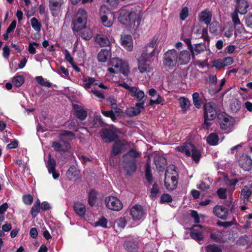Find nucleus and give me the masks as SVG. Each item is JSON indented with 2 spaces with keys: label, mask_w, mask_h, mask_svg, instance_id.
<instances>
[{
  "label": "nucleus",
  "mask_w": 252,
  "mask_h": 252,
  "mask_svg": "<svg viewBox=\"0 0 252 252\" xmlns=\"http://www.w3.org/2000/svg\"><path fill=\"white\" fill-rule=\"evenodd\" d=\"M119 21L122 24L137 29L140 23L141 16L140 12H135L128 9H121L119 12Z\"/></svg>",
  "instance_id": "1"
},
{
  "label": "nucleus",
  "mask_w": 252,
  "mask_h": 252,
  "mask_svg": "<svg viewBox=\"0 0 252 252\" xmlns=\"http://www.w3.org/2000/svg\"><path fill=\"white\" fill-rule=\"evenodd\" d=\"M80 85L86 90H88L90 93H93L96 97L100 99L104 98V94L96 90V87L106 89L107 87L102 83H97L94 78L83 76L79 82Z\"/></svg>",
  "instance_id": "2"
},
{
  "label": "nucleus",
  "mask_w": 252,
  "mask_h": 252,
  "mask_svg": "<svg viewBox=\"0 0 252 252\" xmlns=\"http://www.w3.org/2000/svg\"><path fill=\"white\" fill-rule=\"evenodd\" d=\"M75 134L69 131H63L60 133V142L54 141L52 147L55 151L58 152H66L70 148L69 141L74 138Z\"/></svg>",
  "instance_id": "3"
},
{
  "label": "nucleus",
  "mask_w": 252,
  "mask_h": 252,
  "mask_svg": "<svg viewBox=\"0 0 252 252\" xmlns=\"http://www.w3.org/2000/svg\"><path fill=\"white\" fill-rule=\"evenodd\" d=\"M158 47V38L154 37L144 48L139 57L152 63L159 53Z\"/></svg>",
  "instance_id": "4"
},
{
  "label": "nucleus",
  "mask_w": 252,
  "mask_h": 252,
  "mask_svg": "<svg viewBox=\"0 0 252 252\" xmlns=\"http://www.w3.org/2000/svg\"><path fill=\"white\" fill-rule=\"evenodd\" d=\"M139 154L134 150H130L123 156L124 158L123 166L127 174H130L136 170V158L139 157Z\"/></svg>",
  "instance_id": "5"
},
{
  "label": "nucleus",
  "mask_w": 252,
  "mask_h": 252,
  "mask_svg": "<svg viewBox=\"0 0 252 252\" xmlns=\"http://www.w3.org/2000/svg\"><path fill=\"white\" fill-rule=\"evenodd\" d=\"M112 66L108 68V71L111 74L122 73L124 76H127L129 72V66L127 63L118 58L111 59L109 63Z\"/></svg>",
  "instance_id": "6"
},
{
  "label": "nucleus",
  "mask_w": 252,
  "mask_h": 252,
  "mask_svg": "<svg viewBox=\"0 0 252 252\" xmlns=\"http://www.w3.org/2000/svg\"><path fill=\"white\" fill-rule=\"evenodd\" d=\"M178 185V173L173 166L168 167L165 172L164 185L169 190L174 189Z\"/></svg>",
  "instance_id": "7"
},
{
  "label": "nucleus",
  "mask_w": 252,
  "mask_h": 252,
  "mask_svg": "<svg viewBox=\"0 0 252 252\" xmlns=\"http://www.w3.org/2000/svg\"><path fill=\"white\" fill-rule=\"evenodd\" d=\"M178 61V52L175 49L167 50L163 55V66L166 70L172 69Z\"/></svg>",
  "instance_id": "8"
},
{
  "label": "nucleus",
  "mask_w": 252,
  "mask_h": 252,
  "mask_svg": "<svg viewBox=\"0 0 252 252\" xmlns=\"http://www.w3.org/2000/svg\"><path fill=\"white\" fill-rule=\"evenodd\" d=\"M87 13L83 8L78 10L75 19L73 22L74 31H79L86 26L87 22Z\"/></svg>",
  "instance_id": "9"
},
{
  "label": "nucleus",
  "mask_w": 252,
  "mask_h": 252,
  "mask_svg": "<svg viewBox=\"0 0 252 252\" xmlns=\"http://www.w3.org/2000/svg\"><path fill=\"white\" fill-rule=\"evenodd\" d=\"M176 150L185 153L188 156H191L195 161H198L200 157L199 152L197 150L194 146L190 143H185L182 146L176 147Z\"/></svg>",
  "instance_id": "10"
},
{
  "label": "nucleus",
  "mask_w": 252,
  "mask_h": 252,
  "mask_svg": "<svg viewBox=\"0 0 252 252\" xmlns=\"http://www.w3.org/2000/svg\"><path fill=\"white\" fill-rule=\"evenodd\" d=\"M204 123L209 126L212 124L210 122L214 120L217 115L216 105L212 102L206 103L204 105Z\"/></svg>",
  "instance_id": "11"
},
{
  "label": "nucleus",
  "mask_w": 252,
  "mask_h": 252,
  "mask_svg": "<svg viewBox=\"0 0 252 252\" xmlns=\"http://www.w3.org/2000/svg\"><path fill=\"white\" fill-rule=\"evenodd\" d=\"M117 132V129L113 127L111 128H103L102 129L100 136L105 142H110L118 138Z\"/></svg>",
  "instance_id": "12"
},
{
  "label": "nucleus",
  "mask_w": 252,
  "mask_h": 252,
  "mask_svg": "<svg viewBox=\"0 0 252 252\" xmlns=\"http://www.w3.org/2000/svg\"><path fill=\"white\" fill-rule=\"evenodd\" d=\"M105 202L107 207L113 211H119L123 208V204L116 197L111 196L107 197Z\"/></svg>",
  "instance_id": "13"
},
{
  "label": "nucleus",
  "mask_w": 252,
  "mask_h": 252,
  "mask_svg": "<svg viewBox=\"0 0 252 252\" xmlns=\"http://www.w3.org/2000/svg\"><path fill=\"white\" fill-rule=\"evenodd\" d=\"M217 119L220 125H223L224 126H231L234 125V119L225 112H221L219 113Z\"/></svg>",
  "instance_id": "14"
},
{
  "label": "nucleus",
  "mask_w": 252,
  "mask_h": 252,
  "mask_svg": "<svg viewBox=\"0 0 252 252\" xmlns=\"http://www.w3.org/2000/svg\"><path fill=\"white\" fill-rule=\"evenodd\" d=\"M64 2V0H49V9L54 16L58 15Z\"/></svg>",
  "instance_id": "15"
},
{
  "label": "nucleus",
  "mask_w": 252,
  "mask_h": 252,
  "mask_svg": "<svg viewBox=\"0 0 252 252\" xmlns=\"http://www.w3.org/2000/svg\"><path fill=\"white\" fill-rule=\"evenodd\" d=\"M226 231L214 230L210 232V236L212 240L218 242H225L227 240Z\"/></svg>",
  "instance_id": "16"
},
{
  "label": "nucleus",
  "mask_w": 252,
  "mask_h": 252,
  "mask_svg": "<svg viewBox=\"0 0 252 252\" xmlns=\"http://www.w3.org/2000/svg\"><path fill=\"white\" fill-rule=\"evenodd\" d=\"M129 147V144L126 141L117 140L113 146L112 155L116 156L120 154L122 150Z\"/></svg>",
  "instance_id": "17"
},
{
  "label": "nucleus",
  "mask_w": 252,
  "mask_h": 252,
  "mask_svg": "<svg viewBox=\"0 0 252 252\" xmlns=\"http://www.w3.org/2000/svg\"><path fill=\"white\" fill-rule=\"evenodd\" d=\"M130 215L134 220H139L144 217L143 208L139 205L133 206L130 210Z\"/></svg>",
  "instance_id": "18"
},
{
  "label": "nucleus",
  "mask_w": 252,
  "mask_h": 252,
  "mask_svg": "<svg viewBox=\"0 0 252 252\" xmlns=\"http://www.w3.org/2000/svg\"><path fill=\"white\" fill-rule=\"evenodd\" d=\"M144 108V102H137L135 107H131L126 109V114L130 117L138 115L142 109Z\"/></svg>",
  "instance_id": "19"
},
{
  "label": "nucleus",
  "mask_w": 252,
  "mask_h": 252,
  "mask_svg": "<svg viewBox=\"0 0 252 252\" xmlns=\"http://www.w3.org/2000/svg\"><path fill=\"white\" fill-rule=\"evenodd\" d=\"M149 63L146 60L142 58H139L138 60V68L139 71L142 73L149 72L152 70Z\"/></svg>",
  "instance_id": "20"
},
{
  "label": "nucleus",
  "mask_w": 252,
  "mask_h": 252,
  "mask_svg": "<svg viewBox=\"0 0 252 252\" xmlns=\"http://www.w3.org/2000/svg\"><path fill=\"white\" fill-rule=\"evenodd\" d=\"M214 214L219 218L226 220L228 215V209L221 205H217L214 208Z\"/></svg>",
  "instance_id": "21"
},
{
  "label": "nucleus",
  "mask_w": 252,
  "mask_h": 252,
  "mask_svg": "<svg viewBox=\"0 0 252 252\" xmlns=\"http://www.w3.org/2000/svg\"><path fill=\"white\" fill-rule=\"evenodd\" d=\"M121 44L127 51H132L133 47V42L131 36L129 35H122Z\"/></svg>",
  "instance_id": "22"
},
{
  "label": "nucleus",
  "mask_w": 252,
  "mask_h": 252,
  "mask_svg": "<svg viewBox=\"0 0 252 252\" xmlns=\"http://www.w3.org/2000/svg\"><path fill=\"white\" fill-rule=\"evenodd\" d=\"M237 4L235 11L238 12L240 14H245L247 12L249 4L247 0H236Z\"/></svg>",
  "instance_id": "23"
},
{
  "label": "nucleus",
  "mask_w": 252,
  "mask_h": 252,
  "mask_svg": "<svg viewBox=\"0 0 252 252\" xmlns=\"http://www.w3.org/2000/svg\"><path fill=\"white\" fill-rule=\"evenodd\" d=\"M48 172L52 174L53 178L57 179L59 177V174L56 171V162L55 160L49 156L48 160L46 163Z\"/></svg>",
  "instance_id": "24"
},
{
  "label": "nucleus",
  "mask_w": 252,
  "mask_h": 252,
  "mask_svg": "<svg viewBox=\"0 0 252 252\" xmlns=\"http://www.w3.org/2000/svg\"><path fill=\"white\" fill-rule=\"evenodd\" d=\"M239 163L241 168L245 171H249L252 168V160L249 157L242 156L239 159Z\"/></svg>",
  "instance_id": "25"
},
{
  "label": "nucleus",
  "mask_w": 252,
  "mask_h": 252,
  "mask_svg": "<svg viewBox=\"0 0 252 252\" xmlns=\"http://www.w3.org/2000/svg\"><path fill=\"white\" fill-rule=\"evenodd\" d=\"M190 59V53L187 50H183L178 54V61L181 64H187Z\"/></svg>",
  "instance_id": "26"
},
{
  "label": "nucleus",
  "mask_w": 252,
  "mask_h": 252,
  "mask_svg": "<svg viewBox=\"0 0 252 252\" xmlns=\"http://www.w3.org/2000/svg\"><path fill=\"white\" fill-rule=\"evenodd\" d=\"M199 227L200 228L203 227L202 225L199 224L193 225L191 228L190 236L192 239L196 241H201L203 239V235L200 231H198L196 229H194V227Z\"/></svg>",
  "instance_id": "27"
},
{
  "label": "nucleus",
  "mask_w": 252,
  "mask_h": 252,
  "mask_svg": "<svg viewBox=\"0 0 252 252\" xmlns=\"http://www.w3.org/2000/svg\"><path fill=\"white\" fill-rule=\"evenodd\" d=\"M73 109L76 116L81 120H84L87 116V112L77 104H73Z\"/></svg>",
  "instance_id": "28"
},
{
  "label": "nucleus",
  "mask_w": 252,
  "mask_h": 252,
  "mask_svg": "<svg viewBox=\"0 0 252 252\" xmlns=\"http://www.w3.org/2000/svg\"><path fill=\"white\" fill-rule=\"evenodd\" d=\"M79 32L81 37L84 39L88 40H90L93 36V32L91 30L86 27V26L82 28V29L79 31H76Z\"/></svg>",
  "instance_id": "29"
},
{
  "label": "nucleus",
  "mask_w": 252,
  "mask_h": 252,
  "mask_svg": "<svg viewBox=\"0 0 252 252\" xmlns=\"http://www.w3.org/2000/svg\"><path fill=\"white\" fill-rule=\"evenodd\" d=\"M212 19V13L208 10L202 11L199 15V21L208 25Z\"/></svg>",
  "instance_id": "30"
},
{
  "label": "nucleus",
  "mask_w": 252,
  "mask_h": 252,
  "mask_svg": "<svg viewBox=\"0 0 252 252\" xmlns=\"http://www.w3.org/2000/svg\"><path fill=\"white\" fill-rule=\"evenodd\" d=\"M80 174V171L75 166H71L66 172V176L69 180H74L77 179Z\"/></svg>",
  "instance_id": "31"
},
{
  "label": "nucleus",
  "mask_w": 252,
  "mask_h": 252,
  "mask_svg": "<svg viewBox=\"0 0 252 252\" xmlns=\"http://www.w3.org/2000/svg\"><path fill=\"white\" fill-rule=\"evenodd\" d=\"M179 101L182 112L186 113L190 105V101L188 98L185 97H180L179 99Z\"/></svg>",
  "instance_id": "32"
},
{
  "label": "nucleus",
  "mask_w": 252,
  "mask_h": 252,
  "mask_svg": "<svg viewBox=\"0 0 252 252\" xmlns=\"http://www.w3.org/2000/svg\"><path fill=\"white\" fill-rule=\"evenodd\" d=\"M111 54L107 49H101L97 55V59L99 62L104 63L110 57Z\"/></svg>",
  "instance_id": "33"
},
{
  "label": "nucleus",
  "mask_w": 252,
  "mask_h": 252,
  "mask_svg": "<svg viewBox=\"0 0 252 252\" xmlns=\"http://www.w3.org/2000/svg\"><path fill=\"white\" fill-rule=\"evenodd\" d=\"M74 210L76 213L81 217L84 216L86 212L85 205L79 202L74 203Z\"/></svg>",
  "instance_id": "34"
},
{
  "label": "nucleus",
  "mask_w": 252,
  "mask_h": 252,
  "mask_svg": "<svg viewBox=\"0 0 252 252\" xmlns=\"http://www.w3.org/2000/svg\"><path fill=\"white\" fill-rule=\"evenodd\" d=\"M96 41L101 46H107L110 44L108 37L104 35H98L96 37Z\"/></svg>",
  "instance_id": "35"
},
{
  "label": "nucleus",
  "mask_w": 252,
  "mask_h": 252,
  "mask_svg": "<svg viewBox=\"0 0 252 252\" xmlns=\"http://www.w3.org/2000/svg\"><path fill=\"white\" fill-rule=\"evenodd\" d=\"M30 21L32 27L34 29V30L37 33L40 32L42 28L41 23L39 22L37 19L35 17L31 18Z\"/></svg>",
  "instance_id": "36"
},
{
  "label": "nucleus",
  "mask_w": 252,
  "mask_h": 252,
  "mask_svg": "<svg viewBox=\"0 0 252 252\" xmlns=\"http://www.w3.org/2000/svg\"><path fill=\"white\" fill-rule=\"evenodd\" d=\"M114 15L113 17L108 15H103L101 18H100L101 23L106 27H111L113 24V20H112L111 18L114 19Z\"/></svg>",
  "instance_id": "37"
},
{
  "label": "nucleus",
  "mask_w": 252,
  "mask_h": 252,
  "mask_svg": "<svg viewBox=\"0 0 252 252\" xmlns=\"http://www.w3.org/2000/svg\"><path fill=\"white\" fill-rule=\"evenodd\" d=\"M207 143L212 146L217 145L219 142L218 135L215 133H211L207 138Z\"/></svg>",
  "instance_id": "38"
},
{
  "label": "nucleus",
  "mask_w": 252,
  "mask_h": 252,
  "mask_svg": "<svg viewBox=\"0 0 252 252\" xmlns=\"http://www.w3.org/2000/svg\"><path fill=\"white\" fill-rule=\"evenodd\" d=\"M96 199H97V192L94 190H92L89 194V197H88L89 204L91 206H93L96 203Z\"/></svg>",
  "instance_id": "39"
},
{
  "label": "nucleus",
  "mask_w": 252,
  "mask_h": 252,
  "mask_svg": "<svg viewBox=\"0 0 252 252\" xmlns=\"http://www.w3.org/2000/svg\"><path fill=\"white\" fill-rule=\"evenodd\" d=\"M130 95L134 97H136L138 101H141L144 97L145 94L142 91H138V89L134 87L133 93H130Z\"/></svg>",
  "instance_id": "40"
},
{
  "label": "nucleus",
  "mask_w": 252,
  "mask_h": 252,
  "mask_svg": "<svg viewBox=\"0 0 252 252\" xmlns=\"http://www.w3.org/2000/svg\"><path fill=\"white\" fill-rule=\"evenodd\" d=\"M154 161L156 166L159 167H163L166 163V159L162 156H156Z\"/></svg>",
  "instance_id": "41"
},
{
  "label": "nucleus",
  "mask_w": 252,
  "mask_h": 252,
  "mask_svg": "<svg viewBox=\"0 0 252 252\" xmlns=\"http://www.w3.org/2000/svg\"><path fill=\"white\" fill-rule=\"evenodd\" d=\"M252 194V190L248 186H245L241 191V195L243 196L244 202H247Z\"/></svg>",
  "instance_id": "42"
},
{
  "label": "nucleus",
  "mask_w": 252,
  "mask_h": 252,
  "mask_svg": "<svg viewBox=\"0 0 252 252\" xmlns=\"http://www.w3.org/2000/svg\"><path fill=\"white\" fill-rule=\"evenodd\" d=\"M192 101L194 105L198 109L201 107V100L200 98L199 94L194 93L192 94Z\"/></svg>",
  "instance_id": "43"
},
{
  "label": "nucleus",
  "mask_w": 252,
  "mask_h": 252,
  "mask_svg": "<svg viewBox=\"0 0 252 252\" xmlns=\"http://www.w3.org/2000/svg\"><path fill=\"white\" fill-rule=\"evenodd\" d=\"M24 78L22 75H17L13 78L12 83L17 87H19L24 83Z\"/></svg>",
  "instance_id": "44"
},
{
  "label": "nucleus",
  "mask_w": 252,
  "mask_h": 252,
  "mask_svg": "<svg viewBox=\"0 0 252 252\" xmlns=\"http://www.w3.org/2000/svg\"><path fill=\"white\" fill-rule=\"evenodd\" d=\"M219 28V23L216 21H214L210 24L209 31L212 33L217 34Z\"/></svg>",
  "instance_id": "45"
},
{
  "label": "nucleus",
  "mask_w": 252,
  "mask_h": 252,
  "mask_svg": "<svg viewBox=\"0 0 252 252\" xmlns=\"http://www.w3.org/2000/svg\"><path fill=\"white\" fill-rule=\"evenodd\" d=\"M99 14L100 18H101L103 15H108L111 16V17H113V14L111 13L110 9L107 7V6L105 5H103L101 6L100 8Z\"/></svg>",
  "instance_id": "46"
},
{
  "label": "nucleus",
  "mask_w": 252,
  "mask_h": 252,
  "mask_svg": "<svg viewBox=\"0 0 252 252\" xmlns=\"http://www.w3.org/2000/svg\"><path fill=\"white\" fill-rule=\"evenodd\" d=\"M221 248L220 246L213 244L206 247V252H221Z\"/></svg>",
  "instance_id": "47"
},
{
  "label": "nucleus",
  "mask_w": 252,
  "mask_h": 252,
  "mask_svg": "<svg viewBox=\"0 0 252 252\" xmlns=\"http://www.w3.org/2000/svg\"><path fill=\"white\" fill-rule=\"evenodd\" d=\"M238 13H239L238 12L234 10L231 14L232 21L235 26L240 25L241 24L238 17Z\"/></svg>",
  "instance_id": "48"
},
{
  "label": "nucleus",
  "mask_w": 252,
  "mask_h": 252,
  "mask_svg": "<svg viewBox=\"0 0 252 252\" xmlns=\"http://www.w3.org/2000/svg\"><path fill=\"white\" fill-rule=\"evenodd\" d=\"M158 192L159 188L158 185L157 184H154L153 186L152 189L151 190L150 196L152 199H155L157 198Z\"/></svg>",
  "instance_id": "49"
},
{
  "label": "nucleus",
  "mask_w": 252,
  "mask_h": 252,
  "mask_svg": "<svg viewBox=\"0 0 252 252\" xmlns=\"http://www.w3.org/2000/svg\"><path fill=\"white\" fill-rule=\"evenodd\" d=\"M56 72L60 74L62 77H65L69 75L68 70L63 66H61L59 67L57 69Z\"/></svg>",
  "instance_id": "50"
},
{
  "label": "nucleus",
  "mask_w": 252,
  "mask_h": 252,
  "mask_svg": "<svg viewBox=\"0 0 252 252\" xmlns=\"http://www.w3.org/2000/svg\"><path fill=\"white\" fill-rule=\"evenodd\" d=\"M95 226H100L104 228L107 227V220L104 217L99 219L98 221L95 222Z\"/></svg>",
  "instance_id": "51"
},
{
  "label": "nucleus",
  "mask_w": 252,
  "mask_h": 252,
  "mask_svg": "<svg viewBox=\"0 0 252 252\" xmlns=\"http://www.w3.org/2000/svg\"><path fill=\"white\" fill-rule=\"evenodd\" d=\"M230 108L232 111L236 112L239 110L240 108V102L237 100H235L230 104Z\"/></svg>",
  "instance_id": "52"
},
{
  "label": "nucleus",
  "mask_w": 252,
  "mask_h": 252,
  "mask_svg": "<svg viewBox=\"0 0 252 252\" xmlns=\"http://www.w3.org/2000/svg\"><path fill=\"white\" fill-rule=\"evenodd\" d=\"M39 44L35 42H30L29 44L28 51L31 54H34L36 53V48L38 46Z\"/></svg>",
  "instance_id": "53"
},
{
  "label": "nucleus",
  "mask_w": 252,
  "mask_h": 252,
  "mask_svg": "<svg viewBox=\"0 0 252 252\" xmlns=\"http://www.w3.org/2000/svg\"><path fill=\"white\" fill-rule=\"evenodd\" d=\"M125 248L129 252H134L136 249V246L129 242L125 244Z\"/></svg>",
  "instance_id": "54"
},
{
  "label": "nucleus",
  "mask_w": 252,
  "mask_h": 252,
  "mask_svg": "<svg viewBox=\"0 0 252 252\" xmlns=\"http://www.w3.org/2000/svg\"><path fill=\"white\" fill-rule=\"evenodd\" d=\"M126 220L125 218H121L118 219L116 221L117 225L120 229L124 228L126 226Z\"/></svg>",
  "instance_id": "55"
},
{
  "label": "nucleus",
  "mask_w": 252,
  "mask_h": 252,
  "mask_svg": "<svg viewBox=\"0 0 252 252\" xmlns=\"http://www.w3.org/2000/svg\"><path fill=\"white\" fill-rule=\"evenodd\" d=\"M217 80L218 79L216 76L210 75L207 79L206 81L209 84L210 87H211V86L216 85Z\"/></svg>",
  "instance_id": "56"
},
{
  "label": "nucleus",
  "mask_w": 252,
  "mask_h": 252,
  "mask_svg": "<svg viewBox=\"0 0 252 252\" xmlns=\"http://www.w3.org/2000/svg\"><path fill=\"white\" fill-rule=\"evenodd\" d=\"M189 15V9L187 7H184L181 10V12L180 14V19L184 21L185 20Z\"/></svg>",
  "instance_id": "57"
},
{
  "label": "nucleus",
  "mask_w": 252,
  "mask_h": 252,
  "mask_svg": "<svg viewBox=\"0 0 252 252\" xmlns=\"http://www.w3.org/2000/svg\"><path fill=\"white\" fill-rule=\"evenodd\" d=\"M102 114L104 116L108 117H110L113 121H115L116 118V114L114 113L112 110L111 111H102Z\"/></svg>",
  "instance_id": "58"
},
{
  "label": "nucleus",
  "mask_w": 252,
  "mask_h": 252,
  "mask_svg": "<svg viewBox=\"0 0 252 252\" xmlns=\"http://www.w3.org/2000/svg\"><path fill=\"white\" fill-rule=\"evenodd\" d=\"M190 215L191 217L193 219V221L198 223L200 222V218L198 214L197 211L194 210H191Z\"/></svg>",
  "instance_id": "59"
},
{
  "label": "nucleus",
  "mask_w": 252,
  "mask_h": 252,
  "mask_svg": "<svg viewBox=\"0 0 252 252\" xmlns=\"http://www.w3.org/2000/svg\"><path fill=\"white\" fill-rule=\"evenodd\" d=\"M245 21L248 27L252 28V13H249L245 16Z\"/></svg>",
  "instance_id": "60"
},
{
  "label": "nucleus",
  "mask_w": 252,
  "mask_h": 252,
  "mask_svg": "<svg viewBox=\"0 0 252 252\" xmlns=\"http://www.w3.org/2000/svg\"><path fill=\"white\" fill-rule=\"evenodd\" d=\"M225 80L224 79H222L221 80V82L220 85L219 87H216V88L213 89L212 90H210V92L211 94H216L219 93L221 90L222 87L225 85Z\"/></svg>",
  "instance_id": "61"
},
{
  "label": "nucleus",
  "mask_w": 252,
  "mask_h": 252,
  "mask_svg": "<svg viewBox=\"0 0 252 252\" xmlns=\"http://www.w3.org/2000/svg\"><path fill=\"white\" fill-rule=\"evenodd\" d=\"M223 66H227L232 64L233 63V59L231 57H227L224 59H221Z\"/></svg>",
  "instance_id": "62"
},
{
  "label": "nucleus",
  "mask_w": 252,
  "mask_h": 252,
  "mask_svg": "<svg viewBox=\"0 0 252 252\" xmlns=\"http://www.w3.org/2000/svg\"><path fill=\"white\" fill-rule=\"evenodd\" d=\"M172 201V198L171 196L168 194H164L162 195V196H161L160 201L162 203H164V202L169 203V202H171Z\"/></svg>",
  "instance_id": "63"
},
{
  "label": "nucleus",
  "mask_w": 252,
  "mask_h": 252,
  "mask_svg": "<svg viewBox=\"0 0 252 252\" xmlns=\"http://www.w3.org/2000/svg\"><path fill=\"white\" fill-rule=\"evenodd\" d=\"M23 200L26 204L30 205L33 201V197L30 194H28L23 196Z\"/></svg>",
  "instance_id": "64"
}]
</instances>
